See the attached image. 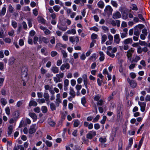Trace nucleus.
<instances>
[{
    "instance_id": "9d476101",
    "label": "nucleus",
    "mask_w": 150,
    "mask_h": 150,
    "mask_svg": "<svg viewBox=\"0 0 150 150\" xmlns=\"http://www.w3.org/2000/svg\"><path fill=\"white\" fill-rule=\"evenodd\" d=\"M121 17L120 13L118 11L113 14L112 18L114 19H116Z\"/></svg>"
},
{
    "instance_id": "0e129e2a",
    "label": "nucleus",
    "mask_w": 150,
    "mask_h": 150,
    "mask_svg": "<svg viewBox=\"0 0 150 150\" xmlns=\"http://www.w3.org/2000/svg\"><path fill=\"white\" fill-rule=\"evenodd\" d=\"M6 11V8L5 7H3L2 8L1 10V13L3 15H4L5 14Z\"/></svg>"
},
{
    "instance_id": "1a4fd4ad",
    "label": "nucleus",
    "mask_w": 150,
    "mask_h": 150,
    "mask_svg": "<svg viewBox=\"0 0 150 150\" xmlns=\"http://www.w3.org/2000/svg\"><path fill=\"white\" fill-rule=\"evenodd\" d=\"M48 123L50 126L52 127H54L56 125V123L52 120L51 118H48Z\"/></svg>"
},
{
    "instance_id": "680f3d73",
    "label": "nucleus",
    "mask_w": 150,
    "mask_h": 150,
    "mask_svg": "<svg viewBox=\"0 0 150 150\" xmlns=\"http://www.w3.org/2000/svg\"><path fill=\"white\" fill-rule=\"evenodd\" d=\"M40 71L41 73L42 74H45L47 72V71L45 69H43V67H42L40 69Z\"/></svg>"
},
{
    "instance_id": "f704fd0d",
    "label": "nucleus",
    "mask_w": 150,
    "mask_h": 150,
    "mask_svg": "<svg viewBox=\"0 0 150 150\" xmlns=\"http://www.w3.org/2000/svg\"><path fill=\"white\" fill-rule=\"evenodd\" d=\"M111 4L114 7L117 8L118 6V4L116 1L112 0L111 2Z\"/></svg>"
},
{
    "instance_id": "39448f33",
    "label": "nucleus",
    "mask_w": 150,
    "mask_h": 150,
    "mask_svg": "<svg viewBox=\"0 0 150 150\" xmlns=\"http://www.w3.org/2000/svg\"><path fill=\"white\" fill-rule=\"evenodd\" d=\"M134 52V50H133L132 48H131L127 51V56L129 60H131L132 56V54Z\"/></svg>"
},
{
    "instance_id": "a211bd4d",
    "label": "nucleus",
    "mask_w": 150,
    "mask_h": 150,
    "mask_svg": "<svg viewBox=\"0 0 150 150\" xmlns=\"http://www.w3.org/2000/svg\"><path fill=\"white\" fill-rule=\"evenodd\" d=\"M69 94L73 98H74L76 96L75 93L73 88L71 87L70 88Z\"/></svg>"
},
{
    "instance_id": "72a5a7b5",
    "label": "nucleus",
    "mask_w": 150,
    "mask_h": 150,
    "mask_svg": "<svg viewBox=\"0 0 150 150\" xmlns=\"http://www.w3.org/2000/svg\"><path fill=\"white\" fill-rule=\"evenodd\" d=\"M122 14L124 18L126 19L127 17L128 14L125 11H122Z\"/></svg>"
},
{
    "instance_id": "7ed1b4c3",
    "label": "nucleus",
    "mask_w": 150,
    "mask_h": 150,
    "mask_svg": "<svg viewBox=\"0 0 150 150\" xmlns=\"http://www.w3.org/2000/svg\"><path fill=\"white\" fill-rule=\"evenodd\" d=\"M112 8L110 5L106 6L104 10L105 13L109 15L112 14Z\"/></svg>"
},
{
    "instance_id": "b1692460",
    "label": "nucleus",
    "mask_w": 150,
    "mask_h": 150,
    "mask_svg": "<svg viewBox=\"0 0 150 150\" xmlns=\"http://www.w3.org/2000/svg\"><path fill=\"white\" fill-rule=\"evenodd\" d=\"M37 105V103L35 101L31 100L30 101L29 106L30 107L31 106H36Z\"/></svg>"
},
{
    "instance_id": "412c9836",
    "label": "nucleus",
    "mask_w": 150,
    "mask_h": 150,
    "mask_svg": "<svg viewBox=\"0 0 150 150\" xmlns=\"http://www.w3.org/2000/svg\"><path fill=\"white\" fill-rule=\"evenodd\" d=\"M97 5L99 8H103L105 5L104 3L102 1H99L97 4Z\"/></svg>"
},
{
    "instance_id": "ea45409f",
    "label": "nucleus",
    "mask_w": 150,
    "mask_h": 150,
    "mask_svg": "<svg viewBox=\"0 0 150 150\" xmlns=\"http://www.w3.org/2000/svg\"><path fill=\"white\" fill-rule=\"evenodd\" d=\"M54 10L56 12H58L59 10L60 7L58 5H55L53 7Z\"/></svg>"
},
{
    "instance_id": "4c0bfd02",
    "label": "nucleus",
    "mask_w": 150,
    "mask_h": 150,
    "mask_svg": "<svg viewBox=\"0 0 150 150\" xmlns=\"http://www.w3.org/2000/svg\"><path fill=\"white\" fill-rule=\"evenodd\" d=\"M61 52L63 55V57L64 58H66L67 57V54L66 52V51L64 50H62L61 51Z\"/></svg>"
},
{
    "instance_id": "2f4dec72",
    "label": "nucleus",
    "mask_w": 150,
    "mask_h": 150,
    "mask_svg": "<svg viewBox=\"0 0 150 150\" xmlns=\"http://www.w3.org/2000/svg\"><path fill=\"white\" fill-rule=\"evenodd\" d=\"M50 107L51 110L52 111H54L56 109V106L53 103H51L50 104Z\"/></svg>"
},
{
    "instance_id": "f8f14e48",
    "label": "nucleus",
    "mask_w": 150,
    "mask_h": 150,
    "mask_svg": "<svg viewBox=\"0 0 150 150\" xmlns=\"http://www.w3.org/2000/svg\"><path fill=\"white\" fill-rule=\"evenodd\" d=\"M133 40L132 38H128L123 41V44L125 45H127L129 44H132V43Z\"/></svg>"
},
{
    "instance_id": "6ab92c4d",
    "label": "nucleus",
    "mask_w": 150,
    "mask_h": 150,
    "mask_svg": "<svg viewBox=\"0 0 150 150\" xmlns=\"http://www.w3.org/2000/svg\"><path fill=\"white\" fill-rule=\"evenodd\" d=\"M51 70L54 74H56L58 72L59 69L57 67H52Z\"/></svg>"
},
{
    "instance_id": "aec40b11",
    "label": "nucleus",
    "mask_w": 150,
    "mask_h": 150,
    "mask_svg": "<svg viewBox=\"0 0 150 150\" xmlns=\"http://www.w3.org/2000/svg\"><path fill=\"white\" fill-rule=\"evenodd\" d=\"M42 42L45 44H47L50 42V39L49 38H46L45 37H43L42 38Z\"/></svg>"
},
{
    "instance_id": "37998d69",
    "label": "nucleus",
    "mask_w": 150,
    "mask_h": 150,
    "mask_svg": "<svg viewBox=\"0 0 150 150\" xmlns=\"http://www.w3.org/2000/svg\"><path fill=\"white\" fill-rule=\"evenodd\" d=\"M101 95L100 94H98L94 96V100L96 101L98 100L100 98H101Z\"/></svg>"
},
{
    "instance_id": "9b49d317",
    "label": "nucleus",
    "mask_w": 150,
    "mask_h": 150,
    "mask_svg": "<svg viewBox=\"0 0 150 150\" xmlns=\"http://www.w3.org/2000/svg\"><path fill=\"white\" fill-rule=\"evenodd\" d=\"M29 115L33 120V121H36L37 119V117L36 115L34 113L29 112Z\"/></svg>"
},
{
    "instance_id": "de8ad7c7",
    "label": "nucleus",
    "mask_w": 150,
    "mask_h": 150,
    "mask_svg": "<svg viewBox=\"0 0 150 150\" xmlns=\"http://www.w3.org/2000/svg\"><path fill=\"white\" fill-rule=\"evenodd\" d=\"M13 8L12 7V5H10L9 6L8 10L11 13H13Z\"/></svg>"
},
{
    "instance_id": "774afa93",
    "label": "nucleus",
    "mask_w": 150,
    "mask_h": 150,
    "mask_svg": "<svg viewBox=\"0 0 150 150\" xmlns=\"http://www.w3.org/2000/svg\"><path fill=\"white\" fill-rule=\"evenodd\" d=\"M34 110L36 112L39 113L40 112V109L39 107H37L34 109Z\"/></svg>"
},
{
    "instance_id": "864d4df0",
    "label": "nucleus",
    "mask_w": 150,
    "mask_h": 150,
    "mask_svg": "<svg viewBox=\"0 0 150 150\" xmlns=\"http://www.w3.org/2000/svg\"><path fill=\"white\" fill-rule=\"evenodd\" d=\"M19 44L20 46H22L24 45V41L22 39H21L19 40Z\"/></svg>"
},
{
    "instance_id": "7c9ffc66",
    "label": "nucleus",
    "mask_w": 150,
    "mask_h": 150,
    "mask_svg": "<svg viewBox=\"0 0 150 150\" xmlns=\"http://www.w3.org/2000/svg\"><path fill=\"white\" fill-rule=\"evenodd\" d=\"M81 103L84 106L86 103V98L85 97L83 96L81 98Z\"/></svg>"
},
{
    "instance_id": "a19ab883",
    "label": "nucleus",
    "mask_w": 150,
    "mask_h": 150,
    "mask_svg": "<svg viewBox=\"0 0 150 150\" xmlns=\"http://www.w3.org/2000/svg\"><path fill=\"white\" fill-rule=\"evenodd\" d=\"M99 140L100 142L105 143L106 142L107 139L105 137L103 138L101 137L99 138Z\"/></svg>"
},
{
    "instance_id": "8fccbe9b",
    "label": "nucleus",
    "mask_w": 150,
    "mask_h": 150,
    "mask_svg": "<svg viewBox=\"0 0 150 150\" xmlns=\"http://www.w3.org/2000/svg\"><path fill=\"white\" fill-rule=\"evenodd\" d=\"M142 48L140 46H139L137 49V52L138 54H141L142 52Z\"/></svg>"
},
{
    "instance_id": "052dcab7",
    "label": "nucleus",
    "mask_w": 150,
    "mask_h": 150,
    "mask_svg": "<svg viewBox=\"0 0 150 150\" xmlns=\"http://www.w3.org/2000/svg\"><path fill=\"white\" fill-rule=\"evenodd\" d=\"M132 9L133 10L137 11L138 10V8L137 7L136 5L135 4H133L132 5Z\"/></svg>"
},
{
    "instance_id": "603ef678",
    "label": "nucleus",
    "mask_w": 150,
    "mask_h": 150,
    "mask_svg": "<svg viewBox=\"0 0 150 150\" xmlns=\"http://www.w3.org/2000/svg\"><path fill=\"white\" fill-rule=\"evenodd\" d=\"M129 75L130 77L132 79H134L136 76L135 74L133 72H131L130 73Z\"/></svg>"
},
{
    "instance_id": "09e8293b",
    "label": "nucleus",
    "mask_w": 150,
    "mask_h": 150,
    "mask_svg": "<svg viewBox=\"0 0 150 150\" xmlns=\"http://www.w3.org/2000/svg\"><path fill=\"white\" fill-rule=\"evenodd\" d=\"M11 25L14 28H16L17 26V23L15 21L12 22Z\"/></svg>"
},
{
    "instance_id": "f03ea898",
    "label": "nucleus",
    "mask_w": 150,
    "mask_h": 150,
    "mask_svg": "<svg viewBox=\"0 0 150 150\" xmlns=\"http://www.w3.org/2000/svg\"><path fill=\"white\" fill-rule=\"evenodd\" d=\"M127 81L129 83L130 87L133 88L136 87L137 83L135 80L133 79L131 80L129 78H127Z\"/></svg>"
},
{
    "instance_id": "79ce46f5",
    "label": "nucleus",
    "mask_w": 150,
    "mask_h": 150,
    "mask_svg": "<svg viewBox=\"0 0 150 150\" xmlns=\"http://www.w3.org/2000/svg\"><path fill=\"white\" fill-rule=\"evenodd\" d=\"M6 113L8 115H9L10 113V110L9 108L8 107H7L5 109Z\"/></svg>"
},
{
    "instance_id": "ddd939ff",
    "label": "nucleus",
    "mask_w": 150,
    "mask_h": 150,
    "mask_svg": "<svg viewBox=\"0 0 150 150\" xmlns=\"http://www.w3.org/2000/svg\"><path fill=\"white\" fill-rule=\"evenodd\" d=\"M117 130L115 129H113L112 131V133L111 134V136L112 137V139L111 141H113L114 140V138L116 136Z\"/></svg>"
},
{
    "instance_id": "4be33fe9",
    "label": "nucleus",
    "mask_w": 150,
    "mask_h": 150,
    "mask_svg": "<svg viewBox=\"0 0 150 150\" xmlns=\"http://www.w3.org/2000/svg\"><path fill=\"white\" fill-rule=\"evenodd\" d=\"M36 131V129L34 127H30L28 130V132L29 134H32L35 133Z\"/></svg>"
},
{
    "instance_id": "e2e57ef3",
    "label": "nucleus",
    "mask_w": 150,
    "mask_h": 150,
    "mask_svg": "<svg viewBox=\"0 0 150 150\" xmlns=\"http://www.w3.org/2000/svg\"><path fill=\"white\" fill-rule=\"evenodd\" d=\"M33 14L35 16L38 15V11L36 8L34 9L33 11Z\"/></svg>"
},
{
    "instance_id": "393cba45",
    "label": "nucleus",
    "mask_w": 150,
    "mask_h": 150,
    "mask_svg": "<svg viewBox=\"0 0 150 150\" xmlns=\"http://www.w3.org/2000/svg\"><path fill=\"white\" fill-rule=\"evenodd\" d=\"M93 135H94V132H92V133H88L87 134L86 137L87 138L91 139L93 138Z\"/></svg>"
},
{
    "instance_id": "bb28decb",
    "label": "nucleus",
    "mask_w": 150,
    "mask_h": 150,
    "mask_svg": "<svg viewBox=\"0 0 150 150\" xmlns=\"http://www.w3.org/2000/svg\"><path fill=\"white\" fill-rule=\"evenodd\" d=\"M94 33H92L91 35V38L92 40V41L91 42L90 45V48H91L94 46Z\"/></svg>"
},
{
    "instance_id": "c85d7f7f",
    "label": "nucleus",
    "mask_w": 150,
    "mask_h": 150,
    "mask_svg": "<svg viewBox=\"0 0 150 150\" xmlns=\"http://www.w3.org/2000/svg\"><path fill=\"white\" fill-rule=\"evenodd\" d=\"M1 103L2 105H5L7 104V102L4 98H2L1 99Z\"/></svg>"
},
{
    "instance_id": "5fc2aeb1",
    "label": "nucleus",
    "mask_w": 150,
    "mask_h": 150,
    "mask_svg": "<svg viewBox=\"0 0 150 150\" xmlns=\"http://www.w3.org/2000/svg\"><path fill=\"white\" fill-rule=\"evenodd\" d=\"M98 101L97 102V104L98 105H102L103 103V100L102 99H101L100 100H98Z\"/></svg>"
},
{
    "instance_id": "e433bc0d",
    "label": "nucleus",
    "mask_w": 150,
    "mask_h": 150,
    "mask_svg": "<svg viewBox=\"0 0 150 150\" xmlns=\"http://www.w3.org/2000/svg\"><path fill=\"white\" fill-rule=\"evenodd\" d=\"M140 59V57L138 56L137 55L135 58L132 60V62H137Z\"/></svg>"
},
{
    "instance_id": "c9c22d12",
    "label": "nucleus",
    "mask_w": 150,
    "mask_h": 150,
    "mask_svg": "<svg viewBox=\"0 0 150 150\" xmlns=\"http://www.w3.org/2000/svg\"><path fill=\"white\" fill-rule=\"evenodd\" d=\"M62 44L60 43H57L56 45V47L57 50H62V48L61 47H62Z\"/></svg>"
},
{
    "instance_id": "49530a36",
    "label": "nucleus",
    "mask_w": 150,
    "mask_h": 150,
    "mask_svg": "<svg viewBox=\"0 0 150 150\" xmlns=\"http://www.w3.org/2000/svg\"><path fill=\"white\" fill-rule=\"evenodd\" d=\"M51 55L52 57H54L56 56L57 54V52L55 51H52L51 52Z\"/></svg>"
},
{
    "instance_id": "3c124183",
    "label": "nucleus",
    "mask_w": 150,
    "mask_h": 150,
    "mask_svg": "<svg viewBox=\"0 0 150 150\" xmlns=\"http://www.w3.org/2000/svg\"><path fill=\"white\" fill-rule=\"evenodd\" d=\"M23 104V100H20L18 101L16 104V105L18 107H20Z\"/></svg>"
},
{
    "instance_id": "423d86ee",
    "label": "nucleus",
    "mask_w": 150,
    "mask_h": 150,
    "mask_svg": "<svg viewBox=\"0 0 150 150\" xmlns=\"http://www.w3.org/2000/svg\"><path fill=\"white\" fill-rule=\"evenodd\" d=\"M146 104V103L145 102H142L139 101L138 102V104L141 108V110L142 112H144L145 110Z\"/></svg>"
},
{
    "instance_id": "bf43d9fd",
    "label": "nucleus",
    "mask_w": 150,
    "mask_h": 150,
    "mask_svg": "<svg viewBox=\"0 0 150 150\" xmlns=\"http://www.w3.org/2000/svg\"><path fill=\"white\" fill-rule=\"evenodd\" d=\"M64 75V74L63 73H61L60 74H56V76L58 78L60 79V78H62L63 77Z\"/></svg>"
},
{
    "instance_id": "338daca9",
    "label": "nucleus",
    "mask_w": 150,
    "mask_h": 150,
    "mask_svg": "<svg viewBox=\"0 0 150 150\" xmlns=\"http://www.w3.org/2000/svg\"><path fill=\"white\" fill-rule=\"evenodd\" d=\"M121 37L122 38H124L127 37V34L126 33H120Z\"/></svg>"
},
{
    "instance_id": "c756f323",
    "label": "nucleus",
    "mask_w": 150,
    "mask_h": 150,
    "mask_svg": "<svg viewBox=\"0 0 150 150\" xmlns=\"http://www.w3.org/2000/svg\"><path fill=\"white\" fill-rule=\"evenodd\" d=\"M107 39V37L105 35H104L102 36V40L101 43H103Z\"/></svg>"
},
{
    "instance_id": "c03bdc74",
    "label": "nucleus",
    "mask_w": 150,
    "mask_h": 150,
    "mask_svg": "<svg viewBox=\"0 0 150 150\" xmlns=\"http://www.w3.org/2000/svg\"><path fill=\"white\" fill-rule=\"evenodd\" d=\"M45 144L47 146L49 147H51L52 145V143L48 140H46L45 141Z\"/></svg>"
},
{
    "instance_id": "a18cd8bd",
    "label": "nucleus",
    "mask_w": 150,
    "mask_h": 150,
    "mask_svg": "<svg viewBox=\"0 0 150 150\" xmlns=\"http://www.w3.org/2000/svg\"><path fill=\"white\" fill-rule=\"evenodd\" d=\"M79 124V122L78 120H76L74 123V127H78Z\"/></svg>"
},
{
    "instance_id": "dca6fc26",
    "label": "nucleus",
    "mask_w": 150,
    "mask_h": 150,
    "mask_svg": "<svg viewBox=\"0 0 150 150\" xmlns=\"http://www.w3.org/2000/svg\"><path fill=\"white\" fill-rule=\"evenodd\" d=\"M38 21L39 23H40L42 24H44L45 23L46 20L42 16L38 17Z\"/></svg>"
},
{
    "instance_id": "cd10ccee",
    "label": "nucleus",
    "mask_w": 150,
    "mask_h": 150,
    "mask_svg": "<svg viewBox=\"0 0 150 150\" xmlns=\"http://www.w3.org/2000/svg\"><path fill=\"white\" fill-rule=\"evenodd\" d=\"M41 110L43 113H46L47 111V109L46 106H42L41 108Z\"/></svg>"
},
{
    "instance_id": "f257e3e1",
    "label": "nucleus",
    "mask_w": 150,
    "mask_h": 150,
    "mask_svg": "<svg viewBox=\"0 0 150 150\" xmlns=\"http://www.w3.org/2000/svg\"><path fill=\"white\" fill-rule=\"evenodd\" d=\"M107 51L106 52L107 54L112 58H114L115 56L114 53L116 52L117 51V49L116 47H114L112 49L111 46H109L107 48Z\"/></svg>"
},
{
    "instance_id": "5701e85b",
    "label": "nucleus",
    "mask_w": 150,
    "mask_h": 150,
    "mask_svg": "<svg viewBox=\"0 0 150 150\" xmlns=\"http://www.w3.org/2000/svg\"><path fill=\"white\" fill-rule=\"evenodd\" d=\"M82 144L83 143L86 144H88L89 142V140L88 139H86L85 136H83L82 138Z\"/></svg>"
},
{
    "instance_id": "4d7b16f0",
    "label": "nucleus",
    "mask_w": 150,
    "mask_h": 150,
    "mask_svg": "<svg viewBox=\"0 0 150 150\" xmlns=\"http://www.w3.org/2000/svg\"><path fill=\"white\" fill-rule=\"evenodd\" d=\"M138 16L139 18L141 20L143 21H145V20L143 18V15L141 14H139L138 15Z\"/></svg>"
},
{
    "instance_id": "a878e982",
    "label": "nucleus",
    "mask_w": 150,
    "mask_h": 150,
    "mask_svg": "<svg viewBox=\"0 0 150 150\" xmlns=\"http://www.w3.org/2000/svg\"><path fill=\"white\" fill-rule=\"evenodd\" d=\"M122 141L120 140L119 142L118 150H122Z\"/></svg>"
},
{
    "instance_id": "6e6d98bb",
    "label": "nucleus",
    "mask_w": 150,
    "mask_h": 150,
    "mask_svg": "<svg viewBox=\"0 0 150 150\" xmlns=\"http://www.w3.org/2000/svg\"><path fill=\"white\" fill-rule=\"evenodd\" d=\"M134 35L139 36L140 34V32L138 30L135 29L134 33Z\"/></svg>"
},
{
    "instance_id": "13d9d810",
    "label": "nucleus",
    "mask_w": 150,
    "mask_h": 150,
    "mask_svg": "<svg viewBox=\"0 0 150 150\" xmlns=\"http://www.w3.org/2000/svg\"><path fill=\"white\" fill-rule=\"evenodd\" d=\"M29 35L31 36H33L35 34V32L33 30H31L29 32Z\"/></svg>"
},
{
    "instance_id": "6e6552de",
    "label": "nucleus",
    "mask_w": 150,
    "mask_h": 150,
    "mask_svg": "<svg viewBox=\"0 0 150 150\" xmlns=\"http://www.w3.org/2000/svg\"><path fill=\"white\" fill-rule=\"evenodd\" d=\"M70 65L69 63H66L63 64L60 67L61 70L63 71L64 70L65 68L69 69L70 68Z\"/></svg>"
},
{
    "instance_id": "58836bf2",
    "label": "nucleus",
    "mask_w": 150,
    "mask_h": 150,
    "mask_svg": "<svg viewBox=\"0 0 150 150\" xmlns=\"http://www.w3.org/2000/svg\"><path fill=\"white\" fill-rule=\"evenodd\" d=\"M107 117L106 116H103V119L101 120L100 122L101 124H103L105 123V122L106 120Z\"/></svg>"
},
{
    "instance_id": "473e14b6",
    "label": "nucleus",
    "mask_w": 150,
    "mask_h": 150,
    "mask_svg": "<svg viewBox=\"0 0 150 150\" xmlns=\"http://www.w3.org/2000/svg\"><path fill=\"white\" fill-rule=\"evenodd\" d=\"M144 139V137H142V138H141V140H140L139 142V145H138V149H139L140 148V147L143 143Z\"/></svg>"
},
{
    "instance_id": "20e7f679",
    "label": "nucleus",
    "mask_w": 150,
    "mask_h": 150,
    "mask_svg": "<svg viewBox=\"0 0 150 150\" xmlns=\"http://www.w3.org/2000/svg\"><path fill=\"white\" fill-rule=\"evenodd\" d=\"M123 105L122 104H119L117 108V116H120V113H122V110H123Z\"/></svg>"
},
{
    "instance_id": "69168bd1",
    "label": "nucleus",
    "mask_w": 150,
    "mask_h": 150,
    "mask_svg": "<svg viewBox=\"0 0 150 150\" xmlns=\"http://www.w3.org/2000/svg\"><path fill=\"white\" fill-rule=\"evenodd\" d=\"M38 38L37 37L35 36L33 38V43L34 44H36L37 42L38 41Z\"/></svg>"
},
{
    "instance_id": "2eb2a0df",
    "label": "nucleus",
    "mask_w": 150,
    "mask_h": 150,
    "mask_svg": "<svg viewBox=\"0 0 150 150\" xmlns=\"http://www.w3.org/2000/svg\"><path fill=\"white\" fill-rule=\"evenodd\" d=\"M15 59L14 57L10 58L9 60L8 64L9 66H12L14 63Z\"/></svg>"
},
{
    "instance_id": "0eeeda50",
    "label": "nucleus",
    "mask_w": 150,
    "mask_h": 150,
    "mask_svg": "<svg viewBox=\"0 0 150 150\" xmlns=\"http://www.w3.org/2000/svg\"><path fill=\"white\" fill-rule=\"evenodd\" d=\"M114 39L115 43L119 44L120 41L119 34H117L115 35L114 36Z\"/></svg>"
},
{
    "instance_id": "f3484780",
    "label": "nucleus",
    "mask_w": 150,
    "mask_h": 150,
    "mask_svg": "<svg viewBox=\"0 0 150 150\" xmlns=\"http://www.w3.org/2000/svg\"><path fill=\"white\" fill-rule=\"evenodd\" d=\"M99 53L100 56L99 59L100 61H103L104 60L105 55L102 52H100Z\"/></svg>"
},
{
    "instance_id": "4468645a",
    "label": "nucleus",
    "mask_w": 150,
    "mask_h": 150,
    "mask_svg": "<svg viewBox=\"0 0 150 150\" xmlns=\"http://www.w3.org/2000/svg\"><path fill=\"white\" fill-rule=\"evenodd\" d=\"M43 97L46 101H48L49 100L50 96L48 92L46 91H45L44 93Z\"/></svg>"
}]
</instances>
